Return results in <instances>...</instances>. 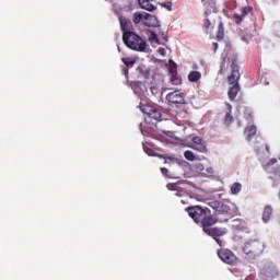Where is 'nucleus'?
Wrapping results in <instances>:
<instances>
[{
	"instance_id": "1",
	"label": "nucleus",
	"mask_w": 280,
	"mask_h": 280,
	"mask_svg": "<svg viewBox=\"0 0 280 280\" xmlns=\"http://www.w3.org/2000/svg\"><path fill=\"white\" fill-rule=\"evenodd\" d=\"M236 62L237 57L233 55L232 57L225 56L220 65L219 74H224L229 71V69H231V74L228 77L229 84L238 82L241 78L240 67Z\"/></svg>"
},
{
	"instance_id": "2",
	"label": "nucleus",
	"mask_w": 280,
	"mask_h": 280,
	"mask_svg": "<svg viewBox=\"0 0 280 280\" xmlns=\"http://www.w3.org/2000/svg\"><path fill=\"white\" fill-rule=\"evenodd\" d=\"M122 40L125 43V46H127V48H129L133 51L144 52L148 48L147 40H144L139 35H137V33H135V31L125 32L122 34Z\"/></svg>"
},
{
	"instance_id": "3",
	"label": "nucleus",
	"mask_w": 280,
	"mask_h": 280,
	"mask_svg": "<svg viewBox=\"0 0 280 280\" xmlns=\"http://www.w3.org/2000/svg\"><path fill=\"white\" fill-rule=\"evenodd\" d=\"M265 252V244L259 240H248L243 245V253L249 259H256Z\"/></svg>"
},
{
	"instance_id": "4",
	"label": "nucleus",
	"mask_w": 280,
	"mask_h": 280,
	"mask_svg": "<svg viewBox=\"0 0 280 280\" xmlns=\"http://www.w3.org/2000/svg\"><path fill=\"white\" fill-rule=\"evenodd\" d=\"M208 210V208L205 209L201 206H192L186 208V211L192 218L196 224H201L202 219L205 218V214L207 213Z\"/></svg>"
},
{
	"instance_id": "5",
	"label": "nucleus",
	"mask_w": 280,
	"mask_h": 280,
	"mask_svg": "<svg viewBox=\"0 0 280 280\" xmlns=\"http://www.w3.org/2000/svg\"><path fill=\"white\" fill-rule=\"evenodd\" d=\"M218 257L226 265L234 266L237 264L238 258L230 249H220L218 252Z\"/></svg>"
},
{
	"instance_id": "6",
	"label": "nucleus",
	"mask_w": 280,
	"mask_h": 280,
	"mask_svg": "<svg viewBox=\"0 0 280 280\" xmlns=\"http://www.w3.org/2000/svg\"><path fill=\"white\" fill-rule=\"evenodd\" d=\"M166 101L170 104L173 105H185L186 104V100H185V93L182 92L180 90H176L174 92H171L166 95Z\"/></svg>"
},
{
	"instance_id": "7",
	"label": "nucleus",
	"mask_w": 280,
	"mask_h": 280,
	"mask_svg": "<svg viewBox=\"0 0 280 280\" xmlns=\"http://www.w3.org/2000/svg\"><path fill=\"white\" fill-rule=\"evenodd\" d=\"M228 233L226 228H218V226H212L206 234L210 235L215 243L222 247L223 243L219 238Z\"/></svg>"
},
{
	"instance_id": "8",
	"label": "nucleus",
	"mask_w": 280,
	"mask_h": 280,
	"mask_svg": "<svg viewBox=\"0 0 280 280\" xmlns=\"http://www.w3.org/2000/svg\"><path fill=\"white\" fill-rule=\"evenodd\" d=\"M215 224H218V218L215 215L207 214L206 212L200 223L203 232L207 234Z\"/></svg>"
},
{
	"instance_id": "9",
	"label": "nucleus",
	"mask_w": 280,
	"mask_h": 280,
	"mask_svg": "<svg viewBox=\"0 0 280 280\" xmlns=\"http://www.w3.org/2000/svg\"><path fill=\"white\" fill-rule=\"evenodd\" d=\"M260 275L265 280L275 279L279 277V270L273 265H265Z\"/></svg>"
},
{
	"instance_id": "10",
	"label": "nucleus",
	"mask_w": 280,
	"mask_h": 280,
	"mask_svg": "<svg viewBox=\"0 0 280 280\" xmlns=\"http://www.w3.org/2000/svg\"><path fill=\"white\" fill-rule=\"evenodd\" d=\"M141 109H142V113L151 119L161 120V118H162L161 112H159L156 108H154L150 105H144L141 107Z\"/></svg>"
},
{
	"instance_id": "11",
	"label": "nucleus",
	"mask_w": 280,
	"mask_h": 280,
	"mask_svg": "<svg viewBox=\"0 0 280 280\" xmlns=\"http://www.w3.org/2000/svg\"><path fill=\"white\" fill-rule=\"evenodd\" d=\"M143 25L148 28H158L160 27V22L155 15L145 12L144 19H143Z\"/></svg>"
},
{
	"instance_id": "12",
	"label": "nucleus",
	"mask_w": 280,
	"mask_h": 280,
	"mask_svg": "<svg viewBox=\"0 0 280 280\" xmlns=\"http://www.w3.org/2000/svg\"><path fill=\"white\" fill-rule=\"evenodd\" d=\"M252 13H253V8H250V7H244V8L242 9V14L234 13L233 18H234V20H235V23H236V24H241L242 21H243L247 15H249V14H252Z\"/></svg>"
},
{
	"instance_id": "13",
	"label": "nucleus",
	"mask_w": 280,
	"mask_h": 280,
	"mask_svg": "<svg viewBox=\"0 0 280 280\" xmlns=\"http://www.w3.org/2000/svg\"><path fill=\"white\" fill-rule=\"evenodd\" d=\"M211 207L217 212H221V213H229L231 211V207L226 203L221 202V201L212 202Z\"/></svg>"
},
{
	"instance_id": "14",
	"label": "nucleus",
	"mask_w": 280,
	"mask_h": 280,
	"mask_svg": "<svg viewBox=\"0 0 280 280\" xmlns=\"http://www.w3.org/2000/svg\"><path fill=\"white\" fill-rule=\"evenodd\" d=\"M119 23H120V28L122 33H131L132 28V22L126 18H122V15L119 16Z\"/></svg>"
},
{
	"instance_id": "15",
	"label": "nucleus",
	"mask_w": 280,
	"mask_h": 280,
	"mask_svg": "<svg viewBox=\"0 0 280 280\" xmlns=\"http://www.w3.org/2000/svg\"><path fill=\"white\" fill-rule=\"evenodd\" d=\"M230 85H232V88L228 92V97L231 102H234L236 98V95L241 91V88H240L238 81L234 83H230Z\"/></svg>"
},
{
	"instance_id": "16",
	"label": "nucleus",
	"mask_w": 280,
	"mask_h": 280,
	"mask_svg": "<svg viewBox=\"0 0 280 280\" xmlns=\"http://www.w3.org/2000/svg\"><path fill=\"white\" fill-rule=\"evenodd\" d=\"M139 4L141 5L142 10L148 12H153L156 10L154 0H139Z\"/></svg>"
},
{
	"instance_id": "17",
	"label": "nucleus",
	"mask_w": 280,
	"mask_h": 280,
	"mask_svg": "<svg viewBox=\"0 0 280 280\" xmlns=\"http://www.w3.org/2000/svg\"><path fill=\"white\" fill-rule=\"evenodd\" d=\"M225 107H226V112H225L224 122L226 126H230L234 121V117L232 115L233 107L232 105H230V103H225Z\"/></svg>"
},
{
	"instance_id": "18",
	"label": "nucleus",
	"mask_w": 280,
	"mask_h": 280,
	"mask_svg": "<svg viewBox=\"0 0 280 280\" xmlns=\"http://www.w3.org/2000/svg\"><path fill=\"white\" fill-rule=\"evenodd\" d=\"M257 128L255 126H249L244 130V135L246 136V140L250 141L256 136Z\"/></svg>"
},
{
	"instance_id": "19",
	"label": "nucleus",
	"mask_w": 280,
	"mask_h": 280,
	"mask_svg": "<svg viewBox=\"0 0 280 280\" xmlns=\"http://www.w3.org/2000/svg\"><path fill=\"white\" fill-rule=\"evenodd\" d=\"M271 214H272L271 206H266L264 208V212H262V215H261L262 222L264 223H268L269 220H270Z\"/></svg>"
},
{
	"instance_id": "20",
	"label": "nucleus",
	"mask_w": 280,
	"mask_h": 280,
	"mask_svg": "<svg viewBox=\"0 0 280 280\" xmlns=\"http://www.w3.org/2000/svg\"><path fill=\"white\" fill-rule=\"evenodd\" d=\"M144 16H145V12H143V13H141V12H135L133 15H132V22H133L135 24H139V23H142V24H143Z\"/></svg>"
},
{
	"instance_id": "21",
	"label": "nucleus",
	"mask_w": 280,
	"mask_h": 280,
	"mask_svg": "<svg viewBox=\"0 0 280 280\" xmlns=\"http://www.w3.org/2000/svg\"><path fill=\"white\" fill-rule=\"evenodd\" d=\"M201 78H202V74L200 72L192 71L188 75V81L191 83H197L198 81L201 80Z\"/></svg>"
},
{
	"instance_id": "22",
	"label": "nucleus",
	"mask_w": 280,
	"mask_h": 280,
	"mask_svg": "<svg viewBox=\"0 0 280 280\" xmlns=\"http://www.w3.org/2000/svg\"><path fill=\"white\" fill-rule=\"evenodd\" d=\"M192 150H197V152L203 153V154L208 153V149L206 144L202 142L199 144H192Z\"/></svg>"
},
{
	"instance_id": "23",
	"label": "nucleus",
	"mask_w": 280,
	"mask_h": 280,
	"mask_svg": "<svg viewBox=\"0 0 280 280\" xmlns=\"http://www.w3.org/2000/svg\"><path fill=\"white\" fill-rule=\"evenodd\" d=\"M203 28L206 30L207 34L212 33L213 31V25L212 22L209 19L203 20Z\"/></svg>"
},
{
	"instance_id": "24",
	"label": "nucleus",
	"mask_w": 280,
	"mask_h": 280,
	"mask_svg": "<svg viewBox=\"0 0 280 280\" xmlns=\"http://www.w3.org/2000/svg\"><path fill=\"white\" fill-rule=\"evenodd\" d=\"M224 38V25L222 22L218 25L217 39L222 40Z\"/></svg>"
},
{
	"instance_id": "25",
	"label": "nucleus",
	"mask_w": 280,
	"mask_h": 280,
	"mask_svg": "<svg viewBox=\"0 0 280 280\" xmlns=\"http://www.w3.org/2000/svg\"><path fill=\"white\" fill-rule=\"evenodd\" d=\"M242 191V184L241 183H234L231 186V194L232 195H237Z\"/></svg>"
},
{
	"instance_id": "26",
	"label": "nucleus",
	"mask_w": 280,
	"mask_h": 280,
	"mask_svg": "<svg viewBox=\"0 0 280 280\" xmlns=\"http://www.w3.org/2000/svg\"><path fill=\"white\" fill-rule=\"evenodd\" d=\"M171 83L172 85L179 86L183 84V80L178 77V74H175L171 77Z\"/></svg>"
},
{
	"instance_id": "27",
	"label": "nucleus",
	"mask_w": 280,
	"mask_h": 280,
	"mask_svg": "<svg viewBox=\"0 0 280 280\" xmlns=\"http://www.w3.org/2000/svg\"><path fill=\"white\" fill-rule=\"evenodd\" d=\"M184 158L190 162L196 160V155L192 153V151L189 150L184 152Z\"/></svg>"
},
{
	"instance_id": "28",
	"label": "nucleus",
	"mask_w": 280,
	"mask_h": 280,
	"mask_svg": "<svg viewBox=\"0 0 280 280\" xmlns=\"http://www.w3.org/2000/svg\"><path fill=\"white\" fill-rule=\"evenodd\" d=\"M125 67H133L135 66V60H132L131 58H122L121 59Z\"/></svg>"
},
{
	"instance_id": "29",
	"label": "nucleus",
	"mask_w": 280,
	"mask_h": 280,
	"mask_svg": "<svg viewBox=\"0 0 280 280\" xmlns=\"http://www.w3.org/2000/svg\"><path fill=\"white\" fill-rule=\"evenodd\" d=\"M168 72H170L171 77H174V75H177V74H178V73H177V67L175 66V63H174V66H171V67L168 68Z\"/></svg>"
},
{
	"instance_id": "30",
	"label": "nucleus",
	"mask_w": 280,
	"mask_h": 280,
	"mask_svg": "<svg viewBox=\"0 0 280 280\" xmlns=\"http://www.w3.org/2000/svg\"><path fill=\"white\" fill-rule=\"evenodd\" d=\"M192 143H194V144H201V143H202V138H200V137H194V138H192Z\"/></svg>"
},
{
	"instance_id": "31",
	"label": "nucleus",
	"mask_w": 280,
	"mask_h": 280,
	"mask_svg": "<svg viewBox=\"0 0 280 280\" xmlns=\"http://www.w3.org/2000/svg\"><path fill=\"white\" fill-rule=\"evenodd\" d=\"M149 40L150 42H159V39H158V36L155 35V33H151V35H150V37H149Z\"/></svg>"
},
{
	"instance_id": "32",
	"label": "nucleus",
	"mask_w": 280,
	"mask_h": 280,
	"mask_svg": "<svg viewBox=\"0 0 280 280\" xmlns=\"http://www.w3.org/2000/svg\"><path fill=\"white\" fill-rule=\"evenodd\" d=\"M143 151H144L145 154L152 155V150L149 149V148H148L147 145H144V144H143Z\"/></svg>"
},
{
	"instance_id": "33",
	"label": "nucleus",
	"mask_w": 280,
	"mask_h": 280,
	"mask_svg": "<svg viewBox=\"0 0 280 280\" xmlns=\"http://www.w3.org/2000/svg\"><path fill=\"white\" fill-rule=\"evenodd\" d=\"M207 174L208 175H213L214 174V168L213 167H208L207 168Z\"/></svg>"
},
{
	"instance_id": "34",
	"label": "nucleus",
	"mask_w": 280,
	"mask_h": 280,
	"mask_svg": "<svg viewBox=\"0 0 280 280\" xmlns=\"http://www.w3.org/2000/svg\"><path fill=\"white\" fill-rule=\"evenodd\" d=\"M161 173H162V175H167L168 170L166 167H162Z\"/></svg>"
},
{
	"instance_id": "35",
	"label": "nucleus",
	"mask_w": 280,
	"mask_h": 280,
	"mask_svg": "<svg viewBox=\"0 0 280 280\" xmlns=\"http://www.w3.org/2000/svg\"><path fill=\"white\" fill-rule=\"evenodd\" d=\"M212 49H213V51L218 50V43H212Z\"/></svg>"
},
{
	"instance_id": "36",
	"label": "nucleus",
	"mask_w": 280,
	"mask_h": 280,
	"mask_svg": "<svg viewBox=\"0 0 280 280\" xmlns=\"http://www.w3.org/2000/svg\"><path fill=\"white\" fill-rule=\"evenodd\" d=\"M277 163V160L276 158H272V160H270L269 164H276Z\"/></svg>"
},
{
	"instance_id": "37",
	"label": "nucleus",
	"mask_w": 280,
	"mask_h": 280,
	"mask_svg": "<svg viewBox=\"0 0 280 280\" xmlns=\"http://www.w3.org/2000/svg\"><path fill=\"white\" fill-rule=\"evenodd\" d=\"M125 75H128V68L124 69Z\"/></svg>"
},
{
	"instance_id": "38",
	"label": "nucleus",
	"mask_w": 280,
	"mask_h": 280,
	"mask_svg": "<svg viewBox=\"0 0 280 280\" xmlns=\"http://www.w3.org/2000/svg\"><path fill=\"white\" fill-rule=\"evenodd\" d=\"M242 40L248 43V39L246 37H242Z\"/></svg>"
},
{
	"instance_id": "39",
	"label": "nucleus",
	"mask_w": 280,
	"mask_h": 280,
	"mask_svg": "<svg viewBox=\"0 0 280 280\" xmlns=\"http://www.w3.org/2000/svg\"><path fill=\"white\" fill-rule=\"evenodd\" d=\"M277 32H280V23L277 24Z\"/></svg>"
},
{
	"instance_id": "40",
	"label": "nucleus",
	"mask_w": 280,
	"mask_h": 280,
	"mask_svg": "<svg viewBox=\"0 0 280 280\" xmlns=\"http://www.w3.org/2000/svg\"><path fill=\"white\" fill-rule=\"evenodd\" d=\"M245 280H253V277H247Z\"/></svg>"
},
{
	"instance_id": "41",
	"label": "nucleus",
	"mask_w": 280,
	"mask_h": 280,
	"mask_svg": "<svg viewBox=\"0 0 280 280\" xmlns=\"http://www.w3.org/2000/svg\"><path fill=\"white\" fill-rule=\"evenodd\" d=\"M266 151H267V153H269V147L268 145L266 147Z\"/></svg>"
},
{
	"instance_id": "42",
	"label": "nucleus",
	"mask_w": 280,
	"mask_h": 280,
	"mask_svg": "<svg viewBox=\"0 0 280 280\" xmlns=\"http://www.w3.org/2000/svg\"><path fill=\"white\" fill-rule=\"evenodd\" d=\"M279 198H280V191H279Z\"/></svg>"
},
{
	"instance_id": "43",
	"label": "nucleus",
	"mask_w": 280,
	"mask_h": 280,
	"mask_svg": "<svg viewBox=\"0 0 280 280\" xmlns=\"http://www.w3.org/2000/svg\"><path fill=\"white\" fill-rule=\"evenodd\" d=\"M206 0H202V2H205Z\"/></svg>"
}]
</instances>
